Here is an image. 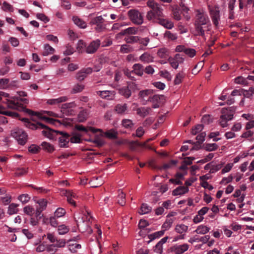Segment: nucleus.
I'll use <instances>...</instances> for the list:
<instances>
[{
    "instance_id": "61",
    "label": "nucleus",
    "mask_w": 254,
    "mask_h": 254,
    "mask_svg": "<svg viewBox=\"0 0 254 254\" xmlns=\"http://www.w3.org/2000/svg\"><path fill=\"white\" fill-rule=\"evenodd\" d=\"M220 133L218 131H214L210 132L209 134V137L210 138H212L213 141H218L221 139L220 138L216 137L217 136L220 135Z\"/></svg>"
},
{
    "instance_id": "38",
    "label": "nucleus",
    "mask_w": 254,
    "mask_h": 254,
    "mask_svg": "<svg viewBox=\"0 0 254 254\" xmlns=\"http://www.w3.org/2000/svg\"><path fill=\"white\" fill-rule=\"evenodd\" d=\"M0 114L13 118H17L18 116V114L16 112L3 111V108L1 106H0Z\"/></svg>"
},
{
    "instance_id": "34",
    "label": "nucleus",
    "mask_w": 254,
    "mask_h": 254,
    "mask_svg": "<svg viewBox=\"0 0 254 254\" xmlns=\"http://www.w3.org/2000/svg\"><path fill=\"white\" fill-rule=\"evenodd\" d=\"M120 93L125 96L126 98H128L131 95V91L127 87H124L120 89Z\"/></svg>"
},
{
    "instance_id": "35",
    "label": "nucleus",
    "mask_w": 254,
    "mask_h": 254,
    "mask_svg": "<svg viewBox=\"0 0 254 254\" xmlns=\"http://www.w3.org/2000/svg\"><path fill=\"white\" fill-rule=\"evenodd\" d=\"M69 227L64 224L59 225L58 228V234L60 235L66 234L69 231Z\"/></svg>"
},
{
    "instance_id": "48",
    "label": "nucleus",
    "mask_w": 254,
    "mask_h": 254,
    "mask_svg": "<svg viewBox=\"0 0 254 254\" xmlns=\"http://www.w3.org/2000/svg\"><path fill=\"white\" fill-rule=\"evenodd\" d=\"M153 94V90L151 89H146L140 91L139 93V96L142 99H144L147 96Z\"/></svg>"
},
{
    "instance_id": "29",
    "label": "nucleus",
    "mask_w": 254,
    "mask_h": 254,
    "mask_svg": "<svg viewBox=\"0 0 254 254\" xmlns=\"http://www.w3.org/2000/svg\"><path fill=\"white\" fill-rule=\"evenodd\" d=\"M104 183V181L102 180L101 177H93L90 182L91 187L93 188H96L101 186Z\"/></svg>"
},
{
    "instance_id": "47",
    "label": "nucleus",
    "mask_w": 254,
    "mask_h": 254,
    "mask_svg": "<svg viewBox=\"0 0 254 254\" xmlns=\"http://www.w3.org/2000/svg\"><path fill=\"white\" fill-rule=\"evenodd\" d=\"M9 80L8 78H1L0 79V89H6L9 87Z\"/></svg>"
},
{
    "instance_id": "3",
    "label": "nucleus",
    "mask_w": 254,
    "mask_h": 254,
    "mask_svg": "<svg viewBox=\"0 0 254 254\" xmlns=\"http://www.w3.org/2000/svg\"><path fill=\"white\" fill-rule=\"evenodd\" d=\"M87 215H82L80 213H76L74 215V219L76 222L79 230L81 233L88 232L89 234H91L92 230L89 226V221L91 218L90 212L87 211Z\"/></svg>"
},
{
    "instance_id": "12",
    "label": "nucleus",
    "mask_w": 254,
    "mask_h": 254,
    "mask_svg": "<svg viewBox=\"0 0 254 254\" xmlns=\"http://www.w3.org/2000/svg\"><path fill=\"white\" fill-rule=\"evenodd\" d=\"M144 68L142 64H135L132 66V70L128 72L127 70L125 71V74L128 77H131L132 73H135L138 76H142L143 74Z\"/></svg>"
},
{
    "instance_id": "14",
    "label": "nucleus",
    "mask_w": 254,
    "mask_h": 254,
    "mask_svg": "<svg viewBox=\"0 0 254 254\" xmlns=\"http://www.w3.org/2000/svg\"><path fill=\"white\" fill-rule=\"evenodd\" d=\"M63 194L66 197L68 202L75 206L76 204L74 199H77L78 197L76 193L69 190H63Z\"/></svg>"
},
{
    "instance_id": "8",
    "label": "nucleus",
    "mask_w": 254,
    "mask_h": 254,
    "mask_svg": "<svg viewBox=\"0 0 254 254\" xmlns=\"http://www.w3.org/2000/svg\"><path fill=\"white\" fill-rule=\"evenodd\" d=\"M208 10L213 24L217 26L220 20V11L217 6H208Z\"/></svg>"
},
{
    "instance_id": "15",
    "label": "nucleus",
    "mask_w": 254,
    "mask_h": 254,
    "mask_svg": "<svg viewBox=\"0 0 254 254\" xmlns=\"http://www.w3.org/2000/svg\"><path fill=\"white\" fill-rule=\"evenodd\" d=\"M96 94L103 99L112 100L115 97V93L114 91L103 90L96 91Z\"/></svg>"
},
{
    "instance_id": "2",
    "label": "nucleus",
    "mask_w": 254,
    "mask_h": 254,
    "mask_svg": "<svg viewBox=\"0 0 254 254\" xmlns=\"http://www.w3.org/2000/svg\"><path fill=\"white\" fill-rule=\"evenodd\" d=\"M196 12L195 21V34L203 36L204 35V30L203 29L202 26L206 25L209 23V19L204 10L197 9Z\"/></svg>"
},
{
    "instance_id": "22",
    "label": "nucleus",
    "mask_w": 254,
    "mask_h": 254,
    "mask_svg": "<svg viewBox=\"0 0 254 254\" xmlns=\"http://www.w3.org/2000/svg\"><path fill=\"white\" fill-rule=\"evenodd\" d=\"M67 100V97L66 96H62L56 99H50L47 100V103L53 105H57L61 103L65 102Z\"/></svg>"
},
{
    "instance_id": "4",
    "label": "nucleus",
    "mask_w": 254,
    "mask_h": 254,
    "mask_svg": "<svg viewBox=\"0 0 254 254\" xmlns=\"http://www.w3.org/2000/svg\"><path fill=\"white\" fill-rule=\"evenodd\" d=\"M147 5L151 8L146 14V18L149 20L154 21L158 20V18L164 16L162 7L155 2L154 0H149Z\"/></svg>"
},
{
    "instance_id": "1",
    "label": "nucleus",
    "mask_w": 254,
    "mask_h": 254,
    "mask_svg": "<svg viewBox=\"0 0 254 254\" xmlns=\"http://www.w3.org/2000/svg\"><path fill=\"white\" fill-rule=\"evenodd\" d=\"M3 97L6 98V103L8 108L21 110L23 109V105L28 103V100L25 98H21L19 97H11L8 93L0 91V100Z\"/></svg>"
},
{
    "instance_id": "62",
    "label": "nucleus",
    "mask_w": 254,
    "mask_h": 254,
    "mask_svg": "<svg viewBox=\"0 0 254 254\" xmlns=\"http://www.w3.org/2000/svg\"><path fill=\"white\" fill-rule=\"evenodd\" d=\"M71 143H78L80 142V135L79 134H75L72 136H69Z\"/></svg>"
},
{
    "instance_id": "53",
    "label": "nucleus",
    "mask_w": 254,
    "mask_h": 254,
    "mask_svg": "<svg viewBox=\"0 0 254 254\" xmlns=\"http://www.w3.org/2000/svg\"><path fill=\"white\" fill-rule=\"evenodd\" d=\"M105 134L108 138H115L117 136V132L114 129H112L106 131Z\"/></svg>"
},
{
    "instance_id": "28",
    "label": "nucleus",
    "mask_w": 254,
    "mask_h": 254,
    "mask_svg": "<svg viewBox=\"0 0 254 254\" xmlns=\"http://www.w3.org/2000/svg\"><path fill=\"white\" fill-rule=\"evenodd\" d=\"M239 7L240 9H242L244 6L247 8L254 6V0H247L246 2V0H239Z\"/></svg>"
},
{
    "instance_id": "64",
    "label": "nucleus",
    "mask_w": 254,
    "mask_h": 254,
    "mask_svg": "<svg viewBox=\"0 0 254 254\" xmlns=\"http://www.w3.org/2000/svg\"><path fill=\"white\" fill-rule=\"evenodd\" d=\"M185 54L190 58L194 57L196 55V51L192 48H186L185 51Z\"/></svg>"
},
{
    "instance_id": "45",
    "label": "nucleus",
    "mask_w": 254,
    "mask_h": 254,
    "mask_svg": "<svg viewBox=\"0 0 254 254\" xmlns=\"http://www.w3.org/2000/svg\"><path fill=\"white\" fill-rule=\"evenodd\" d=\"M185 77V73L183 71L179 72L176 76L174 79V83L176 85L179 84L181 83L183 79Z\"/></svg>"
},
{
    "instance_id": "59",
    "label": "nucleus",
    "mask_w": 254,
    "mask_h": 254,
    "mask_svg": "<svg viewBox=\"0 0 254 254\" xmlns=\"http://www.w3.org/2000/svg\"><path fill=\"white\" fill-rule=\"evenodd\" d=\"M165 37L171 40H175L178 38V36L176 33H173L169 31H167L165 32Z\"/></svg>"
},
{
    "instance_id": "7",
    "label": "nucleus",
    "mask_w": 254,
    "mask_h": 254,
    "mask_svg": "<svg viewBox=\"0 0 254 254\" xmlns=\"http://www.w3.org/2000/svg\"><path fill=\"white\" fill-rule=\"evenodd\" d=\"M130 20L136 25H141L143 22V17L137 10L130 9L127 12Z\"/></svg>"
},
{
    "instance_id": "51",
    "label": "nucleus",
    "mask_w": 254,
    "mask_h": 254,
    "mask_svg": "<svg viewBox=\"0 0 254 254\" xmlns=\"http://www.w3.org/2000/svg\"><path fill=\"white\" fill-rule=\"evenodd\" d=\"M218 148V145L216 143H207L205 145L204 148L208 151H213L216 150Z\"/></svg>"
},
{
    "instance_id": "41",
    "label": "nucleus",
    "mask_w": 254,
    "mask_h": 254,
    "mask_svg": "<svg viewBox=\"0 0 254 254\" xmlns=\"http://www.w3.org/2000/svg\"><path fill=\"white\" fill-rule=\"evenodd\" d=\"M76 128L78 130L83 131L85 132H87L88 130H90L93 132H96L98 131H100V129H96L92 127H90L89 128L85 127L84 126L79 125L76 126Z\"/></svg>"
},
{
    "instance_id": "44",
    "label": "nucleus",
    "mask_w": 254,
    "mask_h": 254,
    "mask_svg": "<svg viewBox=\"0 0 254 254\" xmlns=\"http://www.w3.org/2000/svg\"><path fill=\"white\" fill-rule=\"evenodd\" d=\"M133 51V48L129 45L127 44H124L121 45L120 48V52L122 53H128Z\"/></svg>"
},
{
    "instance_id": "55",
    "label": "nucleus",
    "mask_w": 254,
    "mask_h": 254,
    "mask_svg": "<svg viewBox=\"0 0 254 254\" xmlns=\"http://www.w3.org/2000/svg\"><path fill=\"white\" fill-rule=\"evenodd\" d=\"M18 199L20 202L24 204L29 201L30 197L27 194H22L18 196Z\"/></svg>"
},
{
    "instance_id": "19",
    "label": "nucleus",
    "mask_w": 254,
    "mask_h": 254,
    "mask_svg": "<svg viewBox=\"0 0 254 254\" xmlns=\"http://www.w3.org/2000/svg\"><path fill=\"white\" fill-rule=\"evenodd\" d=\"M233 118V115L231 114H225L222 115L220 117L219 123L222 127H225L228 126L227 122L232 120Z\"/></svg>"
},
{
    "instance_id": "36",
    "label": "nucleus",
    "mask_w": 254,
    "mask_h": 254,
    "mask_svg": "<svg viewBox=\"0 0 254 254\" xmlns=\"http://www.w3.org/2000/svg\"><path fill=\"white\" fill-rule=\"evenodd\" d=\"M169 55V51L166 48H162L158 51L157 55L160 58H165L168 57Z\"/></svg>"
},
{
    "instance_id": "56",
    "label": "nucleus",
    "mask_w": 254,
    "mask_h": 254,
    "mask_svg": "<svg viewBox=\"0 0 254 254\" xmlns=\"http://www.w3.org/2000/svg\"><path fill=\"white\" fill-rule=\"evenodd\" d=\"M65 214V210L63 208H58L55 211L54 213V217L56 218H60L63 216Z\"/></svg>"
},
{
    "instance_id": "43",
    "label": "nucleus",
    "mask_w": 254,
    "mask_h": 254,
    "mask_svg": "<svg viewBox=\"0 0 254 254\" xmlns=\"http://www.w3.org/2000/svg\"><path fill=\"white\" fill-rule=\"evenodd\" d=\"M23 212L26 215L32 216L35 213V209L32 206L27 205L23 208Z\"/></svg>"
},
{
    "instance_id": "6",
    "label": "nucleus",
    "mask_w": 254,
    "mask_h": 254,
    "mask_svg": "<svg viewBox=\"0 0 254 254\" xmlns=\"http://www.w3.org/2000/svg\"><path fill=\"white\" fill-rule=\"evenodd\" d=\"M11 135L17 140L18 144L20 145L25 144L27 140V134L22 129H14L11 133Z\"/></svg>"
},
{
    "instance_id": "16",
    "label": "nucleus",
    "mask_w": 254,
    "mask_h": 254,
    "mask_svg": "<svg viewBox=\"0 0 254 254\" xmlns=\"http://www.w3.org/2000/svg\"><path fill=\"white\" fill-rule=\"evenodd\" d=\"M75 107L74 102L64 103L62 105L61 111L66 115H72L74 111L73 108Z\"/></svg>"
},
{
    "instance_id": "50",
    "label": "nucleus",
    "mask_w": 254,
    "mask_h": 254,
    "mask_svg": "<svg viewBox=\"0 0 254 254\" xmlns=\"http://www.w3.org/2000/svg\"><path fill=\"white\" fill-rule=\"evenodd\" d=\"M28 168H17L15 171V175L16 176L20 177L27 174Z\"/></svg>"
},
{
    "instance_id": "13",
    "label": "nucleus",
    "mask_w": 254,
    "mask_h": 254,
    "mask_svg": "<svg viewBox=\"0 0 254 254\" xmlns=\"http://www.w3.org/2000/svg\"><path fill=\"white\" fill-rule=\"evenodd\" d=\"M57 135H60L59 137V144L61 147H67L68 144L70 141L69 135L65 132L61 131H57Z\"/></svg>"
},
{
    "instance_id": "27",
    "label": "nucleus",
    "mask_w": 254,
    "mask_h": 254,
    "mask_svg": "<svg viewBox=\"0 0 254 254\" xmlns=\"http://www.w3.org/2000/svg\"><path fill=\"white\" fill-rule=\"evenodd\" d=\"M72 20L74 23L80 28L84 29L87 27L86 23L77 16H73Z\"/></svg>"
},
{
    "instance_id": "23",
    "label": "nucleus",
    "mask_w": 254,
    "mask_h": 254,
    "mask_svg": "<svg viewBox=\"0 0 254 254\" xmlns=\"http://www.w3.org/2000/svg\"><path fill=\"white\" fill-rule=\"evenodd\" d=\"M151 111L150 107H141L136 109V113L140 117H144L149 115Z\"/></svg>"
},
{
    "instance_id": "21",
    "label": "nucleus",
    "mask_w": 254,
    "mask_h": 254,
    "mask_svg": "<svg viewBox=\"0 0 254 254\" xmlns=\"http://www.w3.org/2000/svg\"><path fill=\"white\" fill-rule=\"evenodd\" d=\"M168 238L169 237L166 236L161 239L156 245L154 248V252L159 254H162L163 252V245L167 242Z\"/></svg>"
},
{
    "instance_id": "26",
    "label": "nucleus",
    "mask_w": 254,
    "mask_h": 254,
    "mask_svg": "<svg viewBox=\"0 0 254 254\" xmlns=\"http://www.w3.org/2000/svg\"><path fill=\"white\" fill-rule=\"evenodd\" d=\"M210 230V228L206 225L203 224L198 226L194 231L198 234L204 235L207 233Z\"/></svg>"
},
{
    "instance_id": "32",
    "label": "nucleus",
    "mask_w": 254,
    "mask_h": 254,
    "mask_svg": "<svg viewBox=\"0 0 254 254\" xmlns=\"http://www.w3.org/2000/svg\"><path fill=\"white\" fill-rule=\"evenodd\" d=\"M174 220L171 218H167L162 226V229L165 231L169 230L172 226Z\"/></svg>"
},
{
    "instance_id": "57",
    "label": "nucleus",
    "mask_w": 254,
    "mask_h": 254,
    "mask_svg": "<svg viewBox=\"0 0 254 254\" xmlns=\"http://www.w3.org/2000/svg\"><path fill=\"white\" fill-rule=\"evenodd\" d=\"M88 117V113L86 111L83 110L81 111L78 115V119L79 122H82L84 121Z\"/></svg>"
},
{
    "instance_id": "20",
    "label": "nucleus",
    "mask_w": 254,
    "mask_h": 254,
    "mask_svg": "<svg viewBox=\"0 0 254 254\" xmlns=\"http://www.w3.org/2000/svg\"><path fill=\"white\" fill-rule=\"evenodd\" d=\"M189 190L188 187L179 186L173 190L172 194L174 196L182 195L187 193Z\"/></svg>"
},
{
    "instance_id": "10",
    "label": "nucleus",
    "mask_w": 254,
    "mask_h": 254,
    "mask_svg": "<svg viewBox=\"0 0 254 254\" xmlns=\"http://www.w3.org/2000/svg\"><path fill=\"white\" fill-rule=\"evenodd\" d=\"M104 19L102 16H98L93 18L91 21L92 24L95 25V30L98 32L103 31L105 29L104 25Z\"/></svg>"
},
{
    "instance_id": "33",
    "label": "nucleus",
    "mask_w": 254,
    "mask_h": 254,
    "mask_svg": "<svg viewBox=\"0 0 254 254\" xmlns=\"http://www.w3.org/2000/svg\"><path fill=\"white\" fill-rule=\"evenodd\" d=\"M183 0H181L180 6L182 7L184 17L186 20H189L190 18V15L188 13L189 8L185 5V4L183 2Z\"/></svg>"
},
{
    "instance_id": "63",
    "label": "nucleus",
    "mask_w": 254,
    "mask_h": 254,
    "mask_svg": "<svg viewBox=\"0 0 254 254\" xmlns=\"http://www.w3.org/2000/svg\"><path fill=\"white\" fill-rule=\"evenodd\" d=\"M234 166V163H229L226 164L224 167L222 169L221 171V173L222 174H225L226 173H228L231 171L232 168H233Z\"/></svg>"
},
{
    "instance_id": "40",
    "label": "nucleus",
    "mask_w": 254,
    "mask_h": 254,
    "mask_svg": "<svg viewBox=\"0 0 254 254\" xmlns=\"http://www.w3.org/2000/svg\"><path fill=\"white\" fill-rule=\"evenodd\" d=\"M162 95H155L151 97H149V99L145 101V102H143V104L145 105L146 104V102L147 101H149L151 102L152 103H159L160 100L162 98Z\"/></svg>"
},
{
    "instance_id": "39",
    "label": "nucleus",
    "mask_w": 254,
    "mask_h": 254,
    "mask_svg": "<svg viewBox=\"0 0 254 254\" xmlns=\"http://www.w3.org/2000/svg\"><path fill=\"white\" fill-rule=\"evenodd\" d=\"M37 203L38 205L36 206L37 208L40 209L43 211H44L47 207V202L44 199H40L37 201Z\"/></svg>"
},
{
    "instance_id": "11",
    "label": "nucleus",
    "mask_w": 254,
    "mask_h": 254,
    "mask_svg": "<svg viewBox=\"0 0 254 254\" xmlns=\"http://www.w3.org/2000/svg\"><path fill=\"white\" fill-rule=\"evenodd\" d=\"M224 165L223 163H216L214 161H212L207 163L204 167V169L209 171L211 174L215 173L220 170Z\"/></svg>"
},
{
    "instance_id": "18",
    "label": "nucleus",
    "mask_w": 254,
    "mask_h": 254,
    "mask_svg": "<svg viewBox=\"0 0 254 254\" xmlns=\"http://www.w3.org/2000/svg\"><path fill=\"white\" fill-rule=\"evenodd\" d=\"M157 20V22L163 26L164 28L168 29H172L174 26V23L169 19H165L162 17L158 18Z\"/></svg>"
},
{
    "instance_id": "25",
    "label": "nucleus",
    "mask_w": 254,
    "mask_h": 254,
    "mask_svg": "<svg viewBox=\"0 0 254 254\" xmlns=\"http://www.w3.org/2000/svg\"><path fill=\"white\" fill-rule=\"evenodd\" d=\"M115 110L119 114H124L127 113V106L126 104H117L115 108Z\"/></svg>"
},
{
    "instance_id": "52",
    "label": "nucleus",
    "mask_w": 254,
    "mask_h": 254,
    "mask_svg": "<svg viewBox=\"0 0 254 254\" xmlns=\"http://www.w3.org/2000/svg\"><path fill=\"white\" fill-rule=\"evenodd\" d=\"M247 79L243 76H240L235 78V82L237 84L245 85L248 84Z\"/></svg>"
},
{
    "instance_id": "54",
    "label": "nucleus",
    "mask_w": 254,
    "mask_h": 254,
    "mask_svg": "<svg viewBox=\"0 0 254 254\" xmlns=\"http://www.w3.org/2000/svg\"><path fill=\"white\" fill-rule=\"evenodd\" d=\"M203 61L199 62L193 68L192 70V73L196 74L203 66Z\"/></svg>"
},
{
    "instance_id": "49",
    "label": "nucleus",
    "mask_w": 254,
    "mask_h": 254,
    "mask_svg": "<svg viewBox=\"0 0 254 254\" xmlns=\"http://www.w3.org/2000/svg\"><path fill=\"white\" fill-rule=\"evenodd\" d=\"M125 197H126V195L123 191H121L120 192H119V193L118 194V203L120 204L122 206L124 205L126 203Z\"/></svg>"
},
{
    "instance_id": "46",
    "label": "nucleus",
    "mask_w": 254,
    "mask_h": 254,
    "mask_svg": "<svg viewBox=\"0 0 254 254\" xmlns=\"http://www.w3.org/2000/svg\"><path fill=\"white\" fill-rule=\"evenodd\" d=\"M68 247L69 251L73 253H76L77 250L81 248V245L77 243L70 244Z\"/></svg>"
},
{
    "instance_id": "42",
    "label": "nucleus",
    "mask_w": 254,
    "mask_h": 254,
    "mask_svg": "<svg viewBox=\"0 0 254 254\" xmlns=\"http://www.w3.org/2000/svg\"><path fill=\"white\" fill-rule=\"evenodd\" d=\"M151 210V207L150 206H149L147 204L143 203L142 204L141 206L140 211L139 212V213L142 215L145 214L150 212Z\"/></svg>"
},
{
    "instance_id": "30",
    "label": "nucleus",
    "mask_w": 254,
    "mask_h": 254,
    "mask_svg": "<svg viewBox=\"0 0 254 254\" xmlns=\"http://www.w3.org/2000/svg\"><path fill=\"white\" fill-rule=\"evenodd\" d=\"M188 230V226L183 224H177L175 228V231L180 234L187 232Z\"/></svg>"
},
{
    "instance_id": "24",
    "label": "nucleus",
    "mask_w": 254,
    "mask_h": 254,
    "mask_svg": "<svg viewBox=\"0 0 254 254\" xmlns=\"http://www.w3.org/2000/svg\"><path fill=\"white\" fill-rule=\"evenodd\" d=\"M153 57L149 53L145 52L139 57V60L144 63H149L153 61Z\"/></svg>"
},
{
    "instance_id": "37",
    "label": "nucleus",
    "mask_w": 254,
    "mask_h": 254,
    "mask_svg": "<svg viewBox=\"0 0 254 254\" xmlns=\"http://www.w3.org/2000/svg\"><path fill=\"white\" fill-rule=\"evenodd\" d=\"M18 205L15 203L10 204L8 208L7 213L9 215H12L17 212L18 209L17 207Z\"/></svg>"
},
{
    "instance_id": "5",
    "label": "nucleus",
    "mask_w": 254,
    "mask_h": 254,
    "mask_svg": "<svg viewBox=\"0 0 254 254\" xmlns=\"http://www.w3.org/2000/svg\"><path fill=\"white\" fill-rule=\"evenodd\" d=\"M23 122L25 123V125L27 127L31 128L32 129H44L42 131V134L46 136L47 138L52 139L54 138V134L57 133V131L52 130L47 127L45 125L41 123H37L36 124L32 123L28 119L23 118L21 120Z\"/></svg>"
},
{
    "instance_id": "58",
    "label": "nucleus",
    "mask_w": 254,
    "mask_h": 254,
    "mask_svg": "<svg viewBox=\"0 0 254 254\" xmlns=\"http://www.w3.org/2000/svg\"><path fill=\"white\" fill-rule=\"evenodd\" d=\"M139 38L137 36H130L125 38V41L127 43H133L138 42Z\"/></svg>"
},
{
    "instance_id": "60",
    "label": "nucleus",
    "mask_w": 254,
    "mask_h": 254,
    "mask_svg": "<svg viewBox=\"0 0 254 254\" xmlns=\"http://www.w3.org/2000/svg\"><path fill=\"white\" fill-rule=\"evenodd\" d=\"M2 10L5 11L11 12L13 10V8L12 6L10 4L8 3L6 1H4L2 3Z\"/></svg>"
},
{
    "instance_id": "31",
    "label": "nucleus",
    "mask_w": 254,
    "mask_h": 254,
    "mask_svg": "<svg viewBox=\"0 0 254 254\" xmlns=\"http://www.w3.org/2000/svg\"><path fill=\"white\" fill-rule=\"evenodd\" d=\"M55 52V50L54 48L50 46L49 44H46L44 45V51L43 52L42 55L43 56H47L49 55L54 53Z\"/></svg>"
},
{
    "instance_id": "9",
    "label": "nucleus",
    "mask_w": 254,
    "mask_h": 254,
    "mask_svg": "<svg viewBox=\"0 0 254 254\" xmlns=\"http://www.w3.org/2000/svg\"><path fill=\"white\" fill-rule=\"evenodd\" d=\"M189 248V246L187 244H183L182 245L175 244L172 246L170 250L171 252L174 254H183L187 251Z\"/></svg>"
},
{
    "instance_id": "17",
    "label": "nucleus",
    "mask_w": 254,
    "mask_h": 254,
    "mask_svg": "<svg viewBox=\"0 0 254 254\" xmlns=\"http://www.w3.org/2000/svg\"><path fill=\"white\" fill-rule=\"evenodd\" d=\"M101 42L99 39L91 42L86 48V52L88 54H92L95 52L99 48Z\"/></svg>"
}]
</instances>
